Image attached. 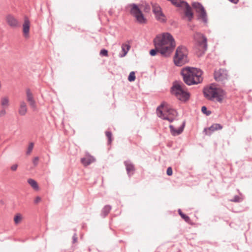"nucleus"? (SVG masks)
Returning <instances> with one entry per match:
<instances>
[{
  "label": "nucleus",
  "mask_w": 252,
  "mask_h": 252,
  "mask_svg": "<svg viewBox=\"0 0 252 252\" xmlns=\"http://www.w3.org/2000/svg\"><path fill=\"white\" fill-rule=\"evenodd\" d=\"M95 161V158L89 153H87L86 157L81 158V163L85 166L89 165L91 163Z\"/></svg>",
  "instance_id": "13"
},
{
  "label": "nucleus",
  "mask_w": 252,
  "mask_h": 252,
  "mask_svg": "<svg viewBox=\"0 0 252 252\" xmlns=\"http://www.w3.org/2000/svg\"><path fill=\"white\" fill-rule=\"evenodd\" d=\"M166 174L168 176H171L173 174L172 168L171 167H168L166 170Z\"/></svg>",
  "instance_id": "40"
},
{
  "label": "nucleus",
  "mask_w": 252,
  "mask_h": 252,
  "mask_svg": "<svg viewBox=\"0 0 252 252\" xmlns=\"http://www.w3.org/2000/svg\"><path fill=\"white\" fill-rule=\"evenodd\" d=\"M108 13L110 15H112L113 14V11L112 10V9H110L108 11Z\"/></svg>",
  "instance_id": "47"
},
{
  "label": "nucleus",
  "mask_w": 252,
  "mask_h": 252,
  "mask_svg": "<svg viewBox=\"0 0 252 252\" xmlns=\"http://www.w3.org/2000/svg\"><path fill=\"white\" fill-rule=\"evenodd\" d=\"M1 105L2 106H7L9 105V99L7 97H2L1 99Z\"/></svg>",
  "instance_id": "27"
},
{
  "label": "nucleus",
  "mask_w": 252,
  "mask_h": 252,
  "mask_svg": "<svg viewBox=\"0 0 252 252\" xmlns=\"http://www.w3.org/2000/svg\"><path fill=\"white\" fill-rule=\"evenodd\" d=\"M6 21L8 25L12 28H17L20 27V23L18 20L11 14H8L6 16Z\"/></svg>",
  "instance_id": "11"
},
{
  "label": "nucleus",
  "mask_w": 252,
  "mask_h": 252,
  "mask_svg": "<svg viewBox=\"0 0 252 252\" xmlns=\"http://www.w3.org/2000/svg\"><path fill=\"white\" fill-rule=\"evenodd\" d=\"M154 43H156V45L160 47V54L165 58L170 56L176 46L173 36L168 32L163 33L162 35H157L154 39Z\"/></svg>",
  "instance_id": "1"
},
{
  "label": "nucleus",
  "mask_w": 252,
  "mask_h": 252,
  "mask_svg": "<svg viewBox=\"0 0 252 252\" xmlns=\"http://www.w3.org/2000/svg\"><path fill=\"white\" fill-rule=\"evenodd\" d=\"M167 105V103L165 102H162L160 105H159L157 108V110H159L161 109V108H165L166 106L165 105Z\"/></svg>",
  "instance_id": "39"
},
{
  "label": "nucleus",
  "mask_w": 252,
  "mask_h": 252,
  "mask_svg": "<svg viewBox=\"0 0 252 252\" xmlns=\"http://www.w3.org/2000/svg\"><path fill=\"white\" fill-rule=\"evenodd\" d=\"M128 6L131 8L130 13L136 18L139 24H144L147 23V20L136 4L131 3Z\"/></svg>",
  "instance_id": "5"
},
{
  "label": "nucleus",
  "mask_w": 252,
  "mask_h": 252,
  "mask_svg": "<svg viewBox=\"0 0 252 252\" xmlns=\"http://www.w3.org/2000/svg\"><path fill=\"white\" fill-rule=\"evenodd\" d=\"M185 125H186V121L185 120L183 121L182 124L181 125V126L178 129H176L173 125H170L169 126V127L170 128V131L171 134L174 136L180 135V134H181L183 132L184 129L185 127Z\"/></svg>",
  "instance_id": "12"
},
{
  "label": "nucleus",
  "mask_w": 252,
  "mask_h": 252,
  "mask_svg": "<svg viewBox=\"0 0 252 252\" xmlns=\"http://www.w3.org/2000/svg\"><path fill=\"white\" fill-rule=\"evenodd\" d=\"M26 95L27 101L31 107L33 109H35L36 108V102L33 98L32 93L29 88L26 89Z\"/></svg>",
  "instance_id": "14"
},
{
  "label": "nucleus",
  "mask_w": 252,
  "mask_h": 252,
  "mask_svg": "<svg viewBox=\"0 0 252 252\" xmlns=\"http://www.w3.org/2000/svg\"><path fill=\"white\" fill-rule=\"evenodd\" d=\"M178 214H179V215L181 217V218L183 219L186 222H189V221L190 220V218L188 216H187L186 214H185L184 213H183L180 209H178Z\"/></svg>",
  "instance_id": "26"
},
{
  "label": "nucleus",
  "mask_w": 252,
  "mask_h": 252,
  "mask_svg": "<svg viewBox=\"0 0 252 252\" xmlns=\"http://www.w3.org/2000/svg\"><path fill=\"white\" fill-rule=\"evenodd\" d=\"M130 48V46L128 44H123L122 45V53L119 54V57L123 58L126 56L128 51Z\"/></svg>",
  "instance_id": "20"
},
{
  "label": "nucleus",
  "mask_w": 252,
  "mask_h": 252,
  "mask_svg": "<svg viewBox=\"0 0 252 252\" xmlns=\"http://www.w3.org/2000/svg\"><path fill=\"white\" fill-rule=\"evenodd\" d=\"M27 182L34 190H37L39 189V186L34 180L30 178L28 180Z\"/></svg>",
  "instance_id": "24"
},
{
  "label": "nucleus",
  "mask_w": 252,
  "mask_h": 252,
  "mask_svg": "<svg viewBox=\"0 0 252 252\" xmlns=\"http://www.w3.org/2000/svg\"><path fill=\"white\" fill-rule=\"evenodd\" d=\"M5 110H2L1 111V112H0V116H2V115H4L5 114Z\"/></svg>",
  "instance_id": "46"
},
{
  "label": "nucleus",
  "mask_w": 252,
  "mask_h": 252,
  "mask_svg": "<svg viewBox=\"0 0 252 252\" xmlns=\"http://www.w3.org/2000/svg\"><path fill=\"white\" fill-rule=\"evenodd\" d=\"M192 6L193 8L196 9V11L197 13L200 12L202 9L204 8L202 4L199 2H193L192 3Z\"/></svg>",
  "instance_id": "22"
},
{
  "label": "nucleus",
  "mask_w": 252,
  "mask_h": 252,
  "mask_svg": "<svg viewBox=\"0 0 252 252\" xmlns=\"http://www.w3.org/2000/svg\"><path fill=\"white\" fill-rule=\"evenodd\" d=\"M152 11L155 15L156 19L162 23H165L167 21L165 15L163 13L162 9L159 4L152 3Z\"/></svg>",
  "instance_id": "8"
},
{
  "label": "nucleus",
  "mask_w": 252,
  "mask_h": 252,
  "mask_svg": "<svg viewBox=\"0 0 252 252\" xmlns=\"http://www.w3.org/2000/svg\"><path fill=\"white\" fill-rule=\"evenodd\" d=\"M201 112L206 116H209L211 114L212 112L210 110H208L207 108L205 106H203L201 108Z\"/></svg>",
  "instance_id": "30"
},
{
  "label": "nucleus",
  "mask_w": 252,
  "mask_h": 252,
  "mask_svg": "<svg viewBox=\"0 0 252 252\" xmlns=\"http://www.w3.org/2000/svg\"><path fill=\"white\" fill-rule=\"evenodd\" d=\"M213 125L209 127H206L204 129L203 132L205 135H211L215 131Z\"/></svg>",
  "instance_id": "25"
},
{
  "label": "nucleus",
  "mask_w": 252,
  "mask_h": 252,
  "mask_svg": "<svg viewBox=\"0 0 252 252\" xmlns=\"http://www.w3.org/2000/svg\"><path fill=\"white\" fill-rule=\"evenodd\" d=\"M200 14L198 17V19H201L203 22L205 24H207L208 22L207 15L205 8L202 9V10L200 12Z\"/></svg>",
  "instance_id": "21"
},
{
  "label": "nucleus",
  "mask_w": 252,
  "mask_h": 252,
  "mask_svg": "<svg viewBox=\"0 0 252 252\" xmlns=\"http://www.w3.org/2000/svg\"><path fill=\"white\" fill-rule=\"evenodd\" d=\"M157 114L158 117L160 118L161 119L164 116V114L163 113V111L161 110V109H160L159 110H157Z\"/></svg>",
  "instance_id": "38"
},
{
  "label": "nucleus",
  "mask_w": 252,
  "mask_h": 252,
  "mask_svg": "<svg viewBox=\"0 0 252 252\" xmlns=\"http://www.w3.org/2000/svg\"><path fill=\"white\" fill-rule=\"evenodd\" d=\"M30 23L28 19H25L23 25V32L25 37L27 38L29 36Z\"/></svg>",
  "instance_id": "16"
},
{
  "label": "nucleus",
  "mask_w": 252,
  "mask_h": 252,
  "mask_svg": "<svg viewBox=\"0 0 252 252\" xmlns=\"http://www.w3.org/2000/svg\"><path fill=\"white\" fill-rule=\"evenodd\" d=\"M214 129L215 130H220L222 128L223 126H222L220 124H213Z\"/></svg>",
  "instance_id": "35"
},
{
  "label": "nucleus",
  "mask_w": 252,
  "mask_h": 252,
  "mask_svg": "<svg viewBox=\"0 0 252 252\" xmlns=\"http://www.w3.org/2000/svg\"><path fill=\"white\" fill-rule=\"evenodd\" d=\"M185 87V85L182 82L176 80L173 83L172 86L170 89V93L175 96H178L179 94V93Z\"/></svg>",
  "instance_id": "9"
},
{
  "label": "nucleus",
  "mask_w": 252,
  "mask_h": 252,
  "mask_svg": "<svg viewBox=\"0 0 252 252\" xmlns=\"http://www.w3.org/2000/svg\"><path fill=\"white\" fill-rule=\"evenodd\" d=\"M198 39L196 41V46L199 51L200 56L203 55L207 49V38L202 34L197 33Z\"/></svg>",
  "instance_id": "7"
},
{
  "label": "nucleus",
  "mask_w": 252,
  "mask_h": 252,
  "mask_svg": "<svg viewBox=\"0 0 252 252\" xmlns=\"http://www.w3.org/2000/svg\"><path fill=\"white\" fill-rule=\"evenodd\" d=\"M179 100L186 102L190 97V94L185 90V88L182 90L178 96H176Z\"/></svg>",
  "instance_id": "15"
},
{
  "label": "nucleus",
  "mask_w": 252,
  "mask_h": 252,
  "mask_svg": "<svg viewBox=\"0 0 252 252\" xmlns=\"http://www.w3.org/2000/svg\"><path fill=\"white\" fill-rule=\"evenodd\" d=\"M77 239H78L77 235L76 233H74L72 236V243L73 244L76 243L77 241Z\"/></svg>",
  "instance_id": "42"
},
{
  "label": "nucleus",
  "mask_w": 252,
  "mask_h": 252,
  "mask_svg": "<svg viewBox=\"0 0 252 252\" xmlns=\"http://www.w3.org/2000/svg\"><path fill=\"white\" fill-rule=\"evenodd\" d=\"M99 55L101 56L108 57V50L105 49H102L100 50Z\"/></svg>",
  "instance_id": "32"
},
{
  "label": "nucleus",
  "mask_w": 252,
  "mask_h": 252,
  "mask_svg": "<svg viewBox=\"0 0 252 252\" xmlns=\"http://www.w3.org/2000/svg\"><path fill=\"white\" fill-rule=\"evenodd\" d=\"M41 200V198L39 196L36 197L34 200L35 203H38Z\"/></svg>",
  "instance_id": "44"
},
{
  "label": "nucleus",
  "mask_w": 252,
  "mask_h": 252,
  "mask_svg": "<svg viewBox=\"0 0 252 252\" xmlns=\"http://www.w3.org/2000/svg\"><path fill=\"white\" fill-rule=\"evenodd\" d=\"M21 220V217L19 214H17L14 217V220L16 224H18L20 221Z\"/></svg>",
  "instance_id": "37"
},
{
  "label": "nucleus",
  "mask_w": 252,
  "mask_h": 252,
  "mask_svg": "<svg viewBox=\"0 0 252 252\" xmlns=\"http://www.w3.org/2000/svg\"><path fill=\"white\" fill-rule=\"evenodd\" d=\"M183 81L187 85H197L202 82L203 71L197 68L186 67L183 68L181 72Z\"/></svg>",
  "instance_id": "2"
},
{
  "label": "nucleus",
  "mask_w": 252,
  "mask_h": 252,
  "mask_svg": "<svg viewBox=\"0 0 252 252\" xmlns=\"http://www.w3.org/2000/svg\"><path fill=\"white\" fill-rule=\"evenodd\" d=\"M18 167V165L17 164H13L10 167V169L12 171H15L17 170Z\"/></svg>",
  "instance_id": "43"
},
{
  "label": "nucleus",
  "mask_w": 252,
  "mask_h": 252,
  "mask_svg": "<svg viewBox=\"0 0 252 252\" xmlns=\"http://www.w3.org/2000/svg\"><path fill=\"white\" fill-rule=\"evenodd\" d=\"M33 147V143L32 142L30 143V144L29 145L27 151L26 152V154L27 155L30 154L32 152Z\"/></svg>",
  "instance_id": "36"
},
{
  "label": "nucleus",
  "mask_w": 252,
  "mask_h": 252,
  "mask_svg": "<svg viewBox=\"0 0 252 252\" xmlns=\"http://www.w3.org/2000/svg\"><path fill=\"white\" fill-rule=\"evenodd\" d=\"M203 94L204 97L208 100L221 103L226 93L221 88L210 86L204 89Z\"/></svg>",
  "instance_id": "3"
},
{
  "label": "nucleus",
  "mask_w": 252,
  "mask_h": 252,
  "mask_svg": "<svg viewBox=\"0 0 252 252\" xmlns=\"http://www.w3.org/2000/svg\"><path fill=\"white\" fill-rule=\"evenodd\" d=\"M27 106L25 102L21 101L20 102V106L18 110L19 114L20 116H25L27 112Z\"/></svg>",
  "instance_id": "17"
},
{
  "label": "nucleus",
  "mask_w": 252,
  "mask_h": 252,
  "mask_svg": "<svg viewBox=\"0 0 252 252\" xmlns=\"http://www.w3.org/2000/svg\"><path fill=\"white\" fill-rule=\"evenodd\" d=\"M154 43V45H155V49H151L150 51V55L151 56H156L158 53H160V50L161 48L159 46H158L157 44L156 43Z\"/></svg>",
  "instance_id": "23"
},
{
  "label": "nucleus",
  "mask_w": 252,
  "mask_h": 252,
  "mask_svg": "<svg viewBox=\"0 0 252 252\" xmlns=\"http://www.w3.org/2000/svg\"><path fill=\"white\" fill-rule=\"evenodd\" d=\"M188 52L186 47L180 45L177 47L173 58L176 66H181L188 63Z\"/></svg>",
  "instance_id": "4"
},
{
  "label": "nucleus",
  "mask_w": 252,
  "mask_h": 252,
  "mask_svg": "<svg viewBox=\"0 0 252 252\" xmlns=\"http://www.w3.org/2000/svg\"><path fill=\"white\" fill-rule=\"evenodd\" d=\"M243 198L238 195H235L233 198L230 200L231 202L239 203L243 201Z\"/></svg>",
  "instance_id": "29"
},
{
  "label": "nucleus",
  "mask_w": 252,
  "mask_h": 252,
  "mask_svg": "<svg viewBox=\"0 0 252 252\" xmlns=\"http://www.w3.org/2000/svg\"><path fill=\"white\" fill-rule=\"evenodd\" d=\"M214 76L216 81L223 85L225 84L229 77L227 70L222 68L215 70L214 73Z\"/></svg>",
  "instance_id": "6"
},
{
  "label": "nucleus",
  "mask_w": 252,
  "mask_h": 252,
  "mask_svg": "<svg viewBox=\"0 0 252 252\" xmlns=\"http://www.w3.org/2000/svg\"><path fill=\"white\" fill-rule=\"evenodd\" d=\"M112 209V206L110 205H105L102 209L100 216L103 218H105L109 214Z\"/></svg>",
  "instance_id": "18"
},
{
  "label": "nucleus",
  "mask_w": 252,
  "mask_h": 252,
  "mask_svg": "<svg viewBox=\"0 0 252 252\" xmlns=\"http://www.w3.org/2000/svg\"><path fill=\"white\" fill-rule=\"evenodd\" d=\"M105 135L108 138V144H111L112 141V133L110 131H105Z\"/></svg>",
  "instance_id": "28"
},
{
  "label": "nucleus",
  "mask_w": 252,
  "mask_h": 252,
  "mask_svg": "<svg viewBox=\"0 0 252 252\" xmlns=\"http://www.w3.org/2000/svg\"><path fill=\"white\" fill-rule=\"evenodd\" d=\"M38 161H39V158L38 157H35L33 159V165L36 166L38 164Z\"/></svg>",
  "instance_id": "41"
},
{
  "label": "nucleus",
  "mask_w": 252,
  "mask_h": 252,
  "mask_svg": "<svg viewBox=\"0 0 252 252\" xmlns=\"http://www.w3.org/2000/svg\"><path fill=\"white\" fill-rule=\"evenodd\" d=\"M228 0L234 4H237L239 1V0Z\"/></svg>",
  "instance_id": "45"
},
{
  "label": "nucleus",
  "mask_w": 252,
  "mask_h": 252,
  "mask_svg": "<svg viewBox=\"0 0 252 252\" xmlns=\"http://www.w3.org/2000/svg\"><path fill=\"white\" fill-rule=\"evenodd\" d=\"M126 173L128 177H131L135 173L136 169L134 164L129 160L124 162Z\"/></svg>",
  "instance_id": "10"
},
{
  "label": "nucleus",
  "mask_w": 252,
  "mask_h": 252,
  "mask_svg": "<svg viewBox=\"0 0 252 252\" xmlns=\"http://www.w3.org/2000/svg\"><path fill=\"white\" fill-rule=\"evenodd\" d=\"M161 119L162 120H167L169 121L170 123L173 122L175 120V118H174V117L168 116H165V115Z\"/></svg>",
  "instance_id": "33"
},
{
  "label": "nucleus",
  "mask_w": 252,
  "mask_h": 252,
  "mask_svg": "<svg viewBox=\"0 0 252 252\" xmlns=\"http://www.w3.org/2000/svg\"><path fill=\"white\" fill-rule=\"evenodd\" d=\"M144 11L145 13H149L151 11V6L148 3H145L144 5Z\"/></svg>",
  "instance_id": "34"
},
{
  "label": "nucleus",
  "mask_w": 252,
  "mask_h": 252,
  "mask_svg": "<svg viewBox=\"0 0 252 252\" xmlns=\"http://www.w3.org/2000/svg\"><path fill=\"white\" fill-rule=\"evenodd\" d=\"M164 110L168 114V116H170L175 118L178 115V113L175 109L169 108L168 107H166Z\"/></svg>",
  "instance_id": "19"
},
{
  "label": "nucleus",
  "mask_w": 252,
  "mask_h": 252,
  "mask_svg": "<svg viewBox=\"0 0 252 252\" xmlns=\"http://www.w3.org/2000/svg\"><path fill=\"white\" fill-rule=\"evenodd\" d=\"M135 72L134 71L130 72L128 76V80L129 82H133L135 81Z\"/></svg>",
  "instance_id": "31"
}]
</instances>
